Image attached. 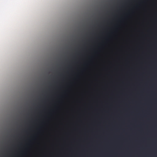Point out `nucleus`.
<instances>
[{
	"label": "nucleus",
	"mask_w": 157,
	"mask_h": 157,
	"mask_svg": "<svg viewBox=\"0 0 157 157\" xmlns=\"http://www.w3.org/2000/svg\"><path fill=\"white\" fill-rule=\"evenodd\" d=\"M4 135L2 133V124L1 126V150H2V145L4 142Z\"/></svg>",
	"instance_id": "f257e3e1"
}]
</instances>
